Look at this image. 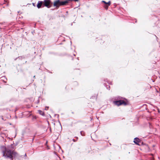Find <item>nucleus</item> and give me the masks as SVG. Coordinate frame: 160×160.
I'll return each mask as SVG.
<instances>
[{"label": "nucleus", "mask_w": 160, "mask_h": 160, "mask_svg": "<svg viewBox=\"0 0 160 160\" xmlns=\"http://www.w3.org/2000/svg\"><path fill=\"white\" fill-rule=\"evenodd\" d=\"M3 155L5 158H9L11 159H13L12 155H15L16 153L15 152L6 149L5 148V150L2 151Z\"/></svg>", "instance_id": "1"}, {"label": "nucleus", "mask_w": 160, "mask_h": 160, "mask_svg": "<svg viewBox=\"0 0 160 160\" xmlns=\"http://www.w3.org/2000/svg\"><path fill=\"white\" fill-rule=\"evenodd\" d=\"M68 3V0H65L63 1H61L59 0L55 1L53 3L54 7L58 8L60 6L64 5Z\"/></svg>", "instance_id": "2"}, {"label": "nucleus", "mask_w": 160, "mask_h": 160, "mask_svg": "<svg viewBox=\"0 0 160 160\" xmlns=\"http://www.w3.org/2000/svg\"><path fill=\"white\" fill-rule=\"evenodd\" d=\"M114 103L115 104L118 106L121 105H126L127 104V103L126 102L123 100H121L114 101Z\"/></svg>", "instance_id": "3"}, {"label": "nucleus", "mask_w": 160, "mask_h": 160, "mask_svg": "<svg viewBox=\"0 0 160 160\" xmlns=\"http://www.w3.org/2000/svg\"><path fill=\"white\" fill-rule=\"evenodd\" d=\"M51 1L50 0H44L43 2V6L47 7L48 8L51 7V5H50Z\"/></svg>", "instance_id": "4"}, {"label": "nucleus", "mask_w": 160, "mask_h": 160, "mask_svg": "<svg viewBox=\"0 0 160 160\" xmlns=\"http://www.w3.org/2000/svg\"><path fill=\"white\" fill-rule=\"evenodd\" d=\"M43 2L41 1H39L38 2L37 7L38 8H41Z\"/></svg>", "instance_id": "5"}, {"label": "nucleus", "mask_w": 160, "mask_h": 160, "mask_svg": "<svg viewBox=\"0 0 160 160\" xmlns=\"http://www.w3.org/2000/svg\"><path fill=\"white\" fill-rule=\"evenodd\" d=\"M134 142L136 144L138 145V143L140 142V139L138 138H135L134 139Z\"/></svg>", "instance_id": "6"}, {"label": "nucleus", "mask_w": 160, "mask_h": 160, "mask_svg": "<svg viewBox=\"0 0 160 160\" xmlns=\"http://www.w3.org/2000/svg\"><path fill=\"white\" fill-rule=\"evenodd\" d=\"M38 112L39 114L42 116H44V112L41 110H39L38 111Z\"/></svg>", "instance_id": "7"}, {"label": "nucleus", "mask_w": 160, "mask_h": 160, "mask_svg": "<svg viewBox=\"0 0 160 160\" xmlns=\"http://www.w3.org/2000/svg\"><path fill=\"white\" fill-rule=\"evenodd\" d=\"M111 3V2L110 1H109L107 3V4H107L109 6H110V5Z\"/></svg>", "instance_id": "8"}, {"label": "nucleus", "mask_w": 160, "mask_h": 160, "mask_svg": "<svg viewBox=\"0 0 160 160\" xmlns=\"http://www.w3.org/2000/svg\"><path fill=\"white\" fill-rule=\"evenodd\" d=\"M108 5H105L104 6V8L105 9H108Z\"/></svg>", "instance_id": "9"}, {"label": "nucleus", "mask_w": 160, "mask_h": 160, "mask_svg": "<svg viewBox=\"0 0 160 160\" xmlns=\"http://www.w3.org/2000/svg\"><path fill=\"white\" fill-rule=\"evenodd\" d=\"M80 134H81V135L82 136H83L84 135L83 134V132L82 131H81L80 132Z\"/></svg>", "instance_id": "10"}, {"label": "nucleus", "mask_w": 160, "mask_h": 160, "mask_svg": "<svg viewBox=\"0 0 160 160\" xmlns=\"http://www.w3.org/2000/svg\"><path fill=\"white\" fill-rule=\"evenodd\" d=\"M107 89H108V90H109V88H110V86L109 85H107Z\"/></svg>", "instance_id": "11"}, {"label": "nucleus", "mask_w": 160, "mask_h": 160, "mask_svg": "<svg viewBox=\"0 0 160 160\" xmlns=\"http://www.w3.org/2000/svg\"><path fill=\"white\" fill-rule=\"evenodd\" d=\"M0 118L2 120H4V119H3V116H0Z\"/></svg>", "instance_id": "12"}, {"label": "nucleus", "mask_w": 160, "mask_h": 160, "mask_svg": "<svg viewBox=\"0 0 160 160\" xmlns=\"http://www.w3.org/2000/svg\"><path fill=\"white\" fill-rule=\"evenodd\" d=\"M68 0V2L69 1H78V0Z\"/></svg>", "instance_id": "13"}, {"label": "nucleus", "mask_w": 160, "mask_h": 160, "mask_svg": "<svg viewBox=\"0 0 160 160\" xmlns=\"http://www.w3.org/2000/svg\"><path fill=\"white\" fill-rule=\"evenodd\" d=\"M102 2L106 4H107V2H106L105 1H102Z\"/></svg>", "instance_id": "14"}, {"label": "nucleus", "mask_w": 160, "mask_h": 160, "mask_svg": "<svg viewBox=\"0 0 160 160\" xmlns=\"http://www.w3.org/2000/svg\"><path fill=\"white\" fill-rule=\"evenodd\" d=\"M48 108H49L48 107H46L45 108V110H48Z\"/></svg>", "instance_id": "15"}, {"label": "nucleus", "mask_w": 160, "mask_h": 160, "mask_svg": "<svg viewBox=\"0 0 160 160\" xmlns=\"http://www.w3.org/2000/svg\"><path fill=\"white\" fill-rule=\"evenodd\" d=\"M25 156H26V153L25 154Z\"/></svg>", "instance_id": "16"}, {"label": "nucleus", "mask_w": 160, "mask_h": 160, "mask_svg": "<svg viewBox=\"0 0 160 160\" xmlns=\"http://www.w3.org/2000/svg\"><path fill=\"white\" fill-rule=\"evenodd\" d=\"M17 58H16L15 59V60H16Z\"/></svg>", "instance_id": "17"}, {"label": "nucleus", "mask_w": 160, "mask_h": 160, "mask_svg": "<svg viewBox=\"0 0 160 160\" xmlns=\"http://www.w3.org/2000/svg\"><path fill=\"white\" fill-rule=\"evenodd\" d=\"M35 76H34V78H35Z\"/></svg>", "instance_id": "18"}, {"label": "nucleus", "mask_w": 160, "mask_h": 160, "mask_svg": "<svg viewBox=\"0 0 160 160\" xmlns=\"http://www.w3.org/2000/svg\"><path fill=\"white\" fill-rule=\"evenodd\" d=\"M20 57H18V58H19Z\"/></svg>", "instance_id": "19"}]
</instances>
